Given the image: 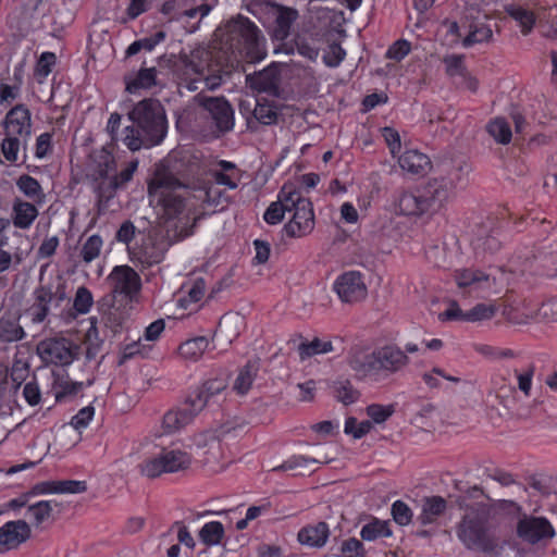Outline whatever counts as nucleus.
<instances>
[{
  "mask_svg": "<svg viewBox=\"0 0 557 557\" xmlns=\"http://www.w3.org/2000/svg\"><path fill=\"white\" fill-rule=\"evenodd\" d=\"M113 141L108 143L100 151L91 154L92 164L88 173L94 191L98 196L99 205L107 203L114 197L115 191L128 183L137 169L138 162L132 161L116 174V164L113 157Z\"/></svg>",
  "mask_w": 557,
  "mask_h": 557,
  "instance_id": "3",
  "label": "nucleus"
},
{
  "mask_svg": "<svg viewBox=\"0 0 557 557\" xmlns=\"http://www.w3.org/2000/svg\"><path fill=\"white\" fill-rule=\"evenodd\" d=\"M226 42L234 51L251 63L267 55L265 38L258 26L248 17L237 15L225 25Z\"/></svg>",
  "mask_w": 557,
  "mask_h": 557,
  "instance_id": "5",
  "label": "nucleus"
},
{
  "mask_svg": "<svg viewBox=\"0 0 557 557\" xmlns=\"http://www.w3.org/2000/svg\"><path fill=\"white\" fill-rule=\"evenodd\" d=\"M459 288H470L473 292H496V280L479 269H459L454 274Z\"/></svg>",
  "mask_w": 557,
  "mask_h": 557,
  "instance_id": "20",
  "label": "nucleus"
},
{
  "mask_svg": "<svg viewBox=\"0 0 557 557\" xmlns=\"http://www.w3.org/2000/svg\"><path fill=\"white\" fill-rule=\"evenodd\" d=\"M94 414H95V409L92 406L84 407L72 418L71 425L75 430L81 431L88 425V423L91 421Z\"/></svg>",
  "mask_w": 557,
  "mask_h": 557,
  "instance_id": "60",
  "label": "nucleus"
},
{
  "mask_svg": "<svg viewBox=\"0 0 557 557\" xmlns=\"http://www.w3.org/2000/svg\"><path fill=\"white\" fill-rule=\"evenodd\" d=\"M244 326V318L238 314H225L221 318L218 332L228 342L235 339Z\"/></svg>",
  "mask_w": 557,
  "mask_h": 557,
  "instance_id": "37",
  "label": "nucleus"
},
{
  "mask_svg": "<svg viewBox=\"0 0 557 557\" xmlns=\"http://www.w3.org/2000/svg\"><path fill=\"white\" fill-rule=\"evenodd\" d=\"M410 363L408 355L396 344L380 346L369 354L354 351L349 367L359 379H377L401 372Z\"/></svg>",
  "mask_w": 557,
  "mask_h": 557,
  "instance_id": "4",
  "label": "nucleus"
},
{
  "mask_svg": "<svg viewBox=\"0 0 557 557\" xmlns=\"http://www.w3.org/2000/svg\"><path fill=\"white\" fill-rule=\"evenodd\" d=\"M334 292L341 301L357 304L367 298L368 287L363 274L358 271H347L341 274L334 282Z\"/></svg>",
  "mask_w": 557,
  "mask_h": 557,
  "instance_id": "16",
  "label": "nucleus"
},
{
  "mask_svg": "<svg viewBox=\"0 0 557 557\" xmlns=\"http://www.w3.org/2000/svg\"><path fill=\"white\" fill-rule=\"evenodd\" d=\"M474 250H482L486 252H495L500 248V242L492 235H488L484 238L478 237L472 242Z\"/></svg>",
  "mask_w": 557,
  "mask_h": 557,
  "instance_id": "62",
  "label": "nucleus"
},
{
  "mask_svg": "<svg viewBox=\"0 0 557 557\" xmlns=\"http://www.w3.org/2000/svg\"><path fill=\"white\" fill-rule=\"evenodd\" d=\"M53 510V502L52 500H40L33 505H29L27 508V513L29 519L35 525H39L46 520H48Z\"/></svg>",
  "mask_w": 557,
  "mask_h": 557,
  "instance_id": "46",
  "label": "nucleus"
},
{
  "mask_svg": "<svg viewBox=\"0 0 557 557\" xmlns=\"http://www.w3.org/2000/svg\"><path fill=\"white\" fill-rule=\"evenodd\" d=\"M103 246V240L99 235L89 236L86 242L83 244L81 255L86 263H90L96 258L99 257L101 249Z\"/></svg>",
  "mask_w": 557,
  "mask_h": 557,
  "instance_id": "50",
  "label": "nucleus"
},
{
  "mask_svg": "<svg viewBox=\"0 0 557 557\" xmlns=\"http://www.w3.org/2000/svg\"><path fill=\"white\" fill-rule=\"evenodd\" d=\"M294 190V184L286 183L281 188L277 200L273 201L263 214V219L268 224L275 225L282 222L285 212L289 211L287 208V203L285 199H289L292 197V193Z\"/></svg>",
  "mask_w": 557,
  "mask_h": 557,
  "instance_id": "27",
  "label": "nucleus"
},
{
  "mask_svg": "<svg viewBox=\"0 0 557 557\" xmlns=\"http://www.w3.org/2000/svg\"><path fill=\"white\" fill-rule=\"evenodd\" d=\"M493 39V30L488 24L473 22L469 25V34L463 38L462 45L471 47L475 44L490 42Z\"/></svg>",
  "mask_w": 557,
  "mask_h": 557,
  "instance_id": "38",
  "label": "nucleus"
},
{
  "mask_svg": "<svg viewBox=\"0 0 557 557\" xmlns=\"http://www.w3.org/2000/svg\"><path fill=\"white\" fill-rule=\"evenodd\" d=\"M180 59L185 69V74L191 72L199 76L206 75V73L211 72V67L214 65L212 54L206 48H197L190 54L181 55Z\"/></svg>",
  "mask_w": 557,
  "mask_h": 557,
  "instance_id": "26",
  "label": "nucleus"
},
{
  "mask_svg": "<svg viewBox=\"0 0 557 557\" xmlns=\"http://www.w3.org/2000/svg\"><path fill=\"white\" fill-rule=\"evenodd\" d=\"M87 490L85 481H55V494H79Z\"/></svg>",
  "mask_w": 557,
  "mask_h": 557,
  "instance_id": "59",
  "label": "nucleus"
},
{
  "mask_svg": "<svg viewBox=\"0 0 557 557\" xmlns=\"http://www.w3.org/2000/svg\"><path fill=\"white\" fill-rule=\"evenodd\" d=\"M16 186L20 191L33 202L37 205H42L45 202L46 196L40 184L30 175H21L16 181Z\"/></svg>",
  "mask_w": 557,
  "mask_h": 557,
  "instance_id": "36",
  "label": "nucleus"
},
{
  "mask_svg": "<svg viewBox=\"0 0 557 557\" xmlns=\"http://www.w3.org/2000/svg\"><path fill=\"white\" fill-rule=\"evenodd\" d=\"M530 320L537 322H553L557 320V301H547L543 304L535 312L525 315V319H515L511 321L515 323H528Z\"/></svg>",
  "mask_w": 557,
  "mask_h": 557,
  "instance_id": "41",
  "label": "nucleus"
},
{
  "mask_svg": "<svg viewBox=\"0 0 557 557\" xmlns=\"http://www.w3.org/2000/svg\"><path fill=\"white\" fill-rule=\"evenodd\" d=\"M215 193L212 187L198 188L191 193L162 164L157 165L148 183L149 202L154 207L163 227L174 234V239H184L194 233L200 219L198 202H210Z\"/></svg>",
  "mask_w": 557,
  "mask_h": 557,
  "instance_id": "2",
  "label": "nucleus"
},
{
  "mask_svg": "<svg viewBox=\"0 0 557 557\" xmlns=\"http://www.w3.org/2000/svg\"><path fill=\"white\" fill-rule=\"evenodd\" d=\"M246 85L253 91L265 92L270 96L280 94V73L276 66H268L262 71L248 74Z\"/></svg>",
  "mask_w": 557,
  "mask_h": 557,
  "instance_id": "23",
  "label": "nucleus"
},
{
  "mask_svg": "<svg viewBox=\"0 0 557 557\" xmlns=\"http://www.w3.org/2000/svg\"><path fill=\"white\" fill-rule=\"evenodd\" d=\"M86 358L88 360L94 359L100 349V343L98 342V332L95 326H91L86 334Z\"/></svg>",
  "mask_w": 557,
  "mask_h": 557,
  "instance_id": "63",
  "label": "nucleus"
},
{
  "mask_svg": "<svg viewBox=\"0 0 557 557\" xmlns=\"http://www.w3.org/2000/svg\"><path fill=\"white\" fill-rule=\"evenodd\" d=\"M203 410L201 400L193 401L189 396L178 407L170 409L162 419V428L165 433H175L190 424Z\"/></svg>",
  "mask_w": 557,
  "mask_h": 557,
  "instance_id": "17",
  "label": "nucleus"
},
{
  "mask_svg": "<svg viewBox=\"0 0 557 557\" xmlns=\"http://www.w3.org/2000/svg\"><path fill=\"white\" fill-rule=\"evenodd\" d=\"M486 132L494 139H511L512 136L509 123L500 116L487 123Z\"/></svg>",
  "mask_w": 557,
  "mask_h": 557,
  "instance_id": "51",
  "label": "nucleus"
},
{
  "mask_svg": "<svg viewBox=\"0 0 557 557\" xmlns=\"http://www.w3.org/2000/svg\"><path fill=\"white\" fill-rule=\"evenodd\" d=\"M42 0H18V8L11 16L22 34H27L35 28H45L50 34L57 35L71 22L70 14L62 15L59 20L53 16H45L38 21L37 15L41 12Z\"/></svg>",
  "mask_w": 557,
  "mask_h": 557,
  "instance_id": "7",
  "label": "nucleus"
},
{
  "mask_svg": "<svg viewBox=\"0 0 557 557\" xmlns=\"http://www.w3.org/2000/svg\"><path fill=\"white\" fill-rule=\"evenodd\" d=\"M373 424L369 420L358 422L355 417H348L345 421L344 432L351 435L355 440H359L370 433Z\"/></svg>",
  "mask_w": 557,
  "mask_h": 557,
  "instance_id": "52",
  "label": "nucleus"
},
{
  "mask_svg": "<svg viewBox=\"0 0 557 557\" xmlns=\"http://www.w3.org/2000/svg\"><path fill=\"white\" fill-rule=\"evenodd\" d=\"M392 516L394 521L399 525H408L412 520L411 509L401 500H396L392 505Z\"/></svg>",
  "mask_w": 557,
  "mask_h": 557,
  "instance_id": "57",
  "label": "nucleus"
},
{
  "mask_svg": "<svg viewBox=\"0 0 557 557\" xmlns=\"http://www.w3.org/2000/svg\"><path fill=\"white\" fill-rule=\"evenodd\" d=\"M258 370H259V367L256 362H248L245 367H243L240 370H239V373L234 382V386L233 388L238 393V394H246L257 374H258Z\"/></svg>",
  "mask_w": 557,
  "mask_h": 557,
  "instance_id": "42",
  "label": "nucleus"
},
{
  "mask_svg": "<svg viewBox=\"0 0 557 557\" xmlns=\"http://www.w3.org/2000/svg\"><path fill=\"white\" fill-rule=\"evenodd\" d=\"M92 302L90 290L84 286L78 287L73 302L74 309L78 313L85 314L90 310Z\"/></svg>",
  "mask_w": 557,
  "mask_h": 557,
  "instance_id": "55",
  "label": "nucleus"
},
{
  "mask_svg": "<svg viewBox=\"0 0 557 557\" xmlns=\"http://www.w3.org/2000/svg\"><path fill=\"white\" fill-rule=\"evenodd\" d=\"M487 511L484 507L468 508L457 528V536L470 549H479L498 557L506 545L491 537L487 528Z\"/></svg>",
  "mask_w": 557,
  "mask_h": 557,
  "instance_id": "6",
  "label": "nucleus"
},
{
  "mask_svg": "<svg viewBox=\"0 0 557 557\" xmlns=\"http://www.w3.org/2000/svg\"><path fill=\"white\" fill-rule=\"evenodd\" d=\"M333 351V344L331 341H321L314 338L308 343H301L298 346V354L301 360H306L315 355L327 354Z\"/></svg>",
  "mask_w": 557,
  "mask_h": 557,
  "instance_id": "44",
  "label": "nucleus"
},
{
  "mask_svg": "<svg viewBox=\"0 0 557 557\" xmlns=\"http://www.w3.org/2000/svg\"><path fill=\"white\" fill-rule=\"evenodd\" d=\"M191 463V456L178 448H163L160 453L144 459L138 468L141 475L156 479L163 473L186 470Z\"/></svg>",
  "mask_w": 557,
  "mask_h": 557,
  "instance_id": "10",
  "label": "nucleus"
},
{
  "mask_svg": "<svg viewBox=\"0 0 557 557\" xmlns=\"http://www.w3.org/2000/svg\"><path fill=\"white\" fill-rule=\"evenodd\" d=\"M78 346L66 338H48L37 346L40 358L47 363L70 364L78 356Z\"/></svg>",
  "mask_w": 557,
  "mask_h": 557,
  "instance_id": "15",
  "label": "nucleus"
},
{
  "mask_svg": "<svg viewBox=\"0 0 557 557\" xmlns=\"http://www.w3.org/2000/svg\"><path fill=\"white\" fill-rule=\"evenodd\" d=\"M30 527L25 520L4 523L0 528V553L18 547L30 537Z\"/></svg>",
  "mask_w": 557,
  "mask_h": 557,
  "instance_id": "21",
  "label": "nucleus"
},
{
  "mask_svg": "<svg viewBox=\"0 0 557 557\" xmlns=\"http://www.w3.org/2000/svg\"><path fill=\"white\" fill-rule=\"evenodd\" d=\"M360 536L363 541L372 542L382 537L392 536V530L387 521L373 519L362 527Z\"/></svg>",
  "mask_w": 557,
  "mask_h": 557,
  "instance_id": "39",
  "label": "nucleus"
},
{
  "mask_svg": "<svg viewBox=\"0 0 557 557\" xmlns=\"http://www.w3.org/2000/svg\"><path fill=\"white\" fill-rule=\"evenodd\" d=\"M472 168L462 156L442 157L434 173L417 189H399L393 197L394 211L404 216L433 219L446 211L456 189L468 182Z\"/></svg>",
  "mask_w": 557,
  "mask_h": 557,
  "instance_id": "1",
  "label": "nucleus"
},
{
  "mask_svg": "<svg viewBox=\"0 0 557 557\" xmlns=\"http://www.w3.org/2000/svg\"><path fill=\"white\" fill-rule=\"evenodd\" d=\"M507 13L515 18L522 28V34L527 35L531 32L535 16L533 12L518 5H510L507 8Z\"/></svg>",
  "mask_w": 557,
  "mask_h": 557,
  "instance_id": "48",
  "label": "nucleus"
},
{
  "mask_svg": "<svg viewBox=\"0 0 557 557\" xmlns=\"http://www.w3.org/2000/svg\"><path fill=\"white\" fill-rule=\"evenodd\" d=\"M253 116L264 125H270L276 120V111L270 103L257 101L253 109Z\"/></svg>",
  "mask_w": 557,
  "mask_h": 557,
  "instance_id": "56",
  "label": "nucleus"
},
{
  "mask_svg": "<svg viewBox=\"0 0 557 557\" xmlns=\"http://www.w3.org/2000/svg\"><path fill=\"white\" fill-rule=\"evenodd\" d=\"M156 67L140 69L134 78L125 77L126 91L133 94L138 89H148L157 84Z\"/></svg>",
  "mask_w": 557,
  "mask_h": 557,
  "instance_id": "35",
  "label": "nucleus"
},
{
  "mask_svg": "<svg viewBox=\"0 0 557 557\" xmlns=\"http://www.w3.org/2000/svg\"><path fill=\"white\" fill-rule=\"evenodd\" d=\"M194 102L203 108L213 121L215 129L225 134L234 127V110L224 97H209L198 94Z\"/></svg>",
  "mask_w": 557,
  "mask_h": 557,
  "instance_id": "12",
  "label": "nucleus"
},
{
  "mask_svg": "<svg viewBox=\"0 0 557 557\" xmlns=\"http://www.w3.org/2000/svg\"><path fill=\"white\" fill-rule=\"evenodd\" d=\"M447 508L446 500L441 496L426 497L422 502L421 513L418 520L421 524L426 525L435 522Z\"/></svg>",
  "mask_w": 557,
  "mask_h": 557,
  "instance_id": "30",
  "label": "nucleus"
},
{
  "mask_svg": "<svg viewBox=\"0 0 557 557\" xmlns=\"http://www.w3.org/2000/svg\"><path fill=\"white\" fill-rule=\"evenodd\" d=\"M330 460V458L322 456L321 454L319 455V458H309L302 455H297L292 456L278 467L273 468V471H298L299 473H302V471L308 470L310 465L327 463Z\"/></svg>",
  "mask_w": 557,
  "mask_h": 557,
  "instance_id": "34",
  "label": "nucleus"
},
{
  "mask_svg": "<svg viewBox=\"0 0 557 557\" xmlns=\"http://www.w3.org/2000/svg\"><path fill=\"white\" fill-rule=\"evenodd\" d=\"M410 49L411 45L409 41L399 39L389 47L386 52V58L400 61L410 52Z\"/></svg>",
  "mask_w": 557,
  "mask_h": 557,
  "instance_id": "61",
  "label": "nucleus"
},
{
  "mask_svg": "<svg viewBox=\"0 0 557 557\" xmlns=\"http://www.w3.org/2000/svg\"><path fill=\"white\" fill-rule=\"evenodd\" d=\"M54 62H55L54 53L45 52L41 54V57L38 61V64H37L36 73H35V76H36L38 83H40V84L44 83V79L47 78V76L50 74L51 66L54 64Z\"/></svg>",
  "mask_w": 557,
  "mask_h": 557,
  "instance_id": "58",
  "label": "nucleus"
},
{
  "mask_svg": "<svg viewBox=\"0 0 557 557\" xmlns=\"http://www.w3.org/2000/svg\"><path fill=\"white\" fill-rule=\"evenodd\" d=\"M5 129L4 139H18L30 135V113L23 106H16L11 109L3 122Z\"/></svg>",
  "mask_w": 557,
  "mask_h": 557,
  "instance_id": "22",
  "label": "nucleus"
},
{
  "mask_svg": "<svg viewBox=\"0 0 557 557\" xmlns=\"http://www.w3.org/2000/svg\"><path fill=\"white\" fill-rule=\"evenodd\" d=\"M51 309L52 307L42 301L40 297L34 295V302L26 312L29 315L32 323L40 324L47 319Z\"/></svg>",
  "mask_w": 557,
  "mask_h": 557,
  "instance_id": "53",
  "label": "nucleus"
},
{
  "mask_svg": "<svg viewBox=\"0 0 557 557\" xmlns=\"http://www.w3.org/2000/svg\"><path fill=\"white\" fill-rule=\"evenodd\" d=\"M497 312L495 304H478L470 310L466 311L467 322H480L491 320Z\"/></svg>",
  "mask_w": 557,
  "mask_h": 557,
  "instance_id": "49",
  "label": "nucleus"
},
{
  "mask_svg": "<svg viewBox=\"0 0 557 557\" xmlns=\"http://www.w3.org/2000/svg\"><path fill=\"white\" fill-rule=\"evenodd\" d=\"M443 62L446 65V74L458 88L468 89L473 92L478 90V79L467 71L462 55H447L443 59Z\"/></svg>",
  "mask_w": 557,
  "mask_h": 557,
  "instance_id": "24",
  "label": "nucleus"
},
{
  "mask_svg": "<svg viewBox=\"0 0 557 557\" xmlns=\"http://www.w3.org/2000/svg\"><path fill=\"white\" fill-rule=\"evenodd\" d=\"M178 240L174 239V234L170 233V230H163L162 226L154 228L139 246L128 249L131 260L144 268L158 264L163 260L170 246Z\"/></svg>",
  "mask_w": 557,
  "mask_h": 557,
  "instance_id": "9",
  "label": "nucleus"
},
{
  "mask_svg": "<svg viewBox=\"0 0 557 557\" xmlns=\"http://www.w3.org/2000/svg\"><path fill=\"white\" fill-rule=\"evenodd\" d=\"M366 411L371 419L372 424H381L392 417L395 408L393 405L372 404L367 407Z\"/></svg>",
  "mask_w": 557,
  "mask_h": 557,
  "instance_id": "54",
  "label": "nucleus"
},
{
  "mask_svg": "<svg viewBox=\"0 0 557 557\" xmlns=\"http://www.w3.org/2000/svg\"><path fill=\"white\" fill-rule=\"evenodd\" d=\"M34 295L40 297L50 307L58 308L63 301L67 300L66 283L62 276L52 277L37 287Z\"/></svg>",
  "mask_w": 557,
  "mask_h": 557,
  "instance_id": "25",
  "label": "nucleus"
},
{
  "mask_svg": "<svg viewBox=\"0 0 557 557\" xmlns=\"http://www.w3.org/2000/svg\"><path fill=\"white\" fill-rule=\"evenodd\" d=\"M128 122L136 124L149 139H163L168 124L165 110L157 99H144L128 112Z\"/></svg>",
  "mask_w": 557,
  "mask_h": 557,
  "instance_id": "8",
  "label": "nucleus"
},
{
  "mask_svg": "<svg viewBox=\"0 0 557 557\" xmlns=\"http://www.w3.org/2000/svg\"><path fill=\"white\" fill-rule=\"evenodd\" d=\"M23 70L21 67H14L13 77L9 78V83H5L2 78L0 83V102L13 101L20 92L22 85Z\"/></svg>",
  "mask_w": 557,
  "mask_h": 557,
  "instance_id": "40",
  "label": "nucleus"
},
{
  "mask_svg": "<svg viewBox=\"0 0 557 557\" xmlns=\"http://www.w3.org/2000/svg\"><path fill=\"white\" fill-rule=\"evenodd\" d=\"M121 124L122 115L117 112L112 113L107 125V132L111 139H139V132L134 127L133 123L129 122V124L120 129Z\"/></svg>",
  "mask_w": 557,
  "mask_h": 557,
  "instance_id": "32",
  "label": "nucleus"
},
{
  "mask_svg": "<svg viewBox=\"0 0 557 557\" xmlns=\"http://www.w3.org/2000/svg\"><path fill=\"white\" fill-rule=\"evenodd\" d=\"M359 395V392L347 380L334 383V397L345 406L356 403Z\"/></svg>",
  "mask_w": 557,
  "mask_h": 557,
  "instance_id": "47",
  "label": "nucleus"
},
{
  "mask_svg": "<svg viewBox=\"0 0 557 557\" xmlns=\"http://www.w3.org/2000/svg\"><path fill=\"white\" fill-rule=\"evenodd\" d=\"M37 203L15 199L12 208L14 226L26 230L38 216Z\"/></svg>",
  "mask_w": 557,
  "mask_h": 557,
  "instance_id": "29",
  "label": "nucleus"
},
{
  "mask_svg": "<svg viewBox=\"0 0 557 557\" xmlns=\"http://www.w3.org/2000/svg\"><path fill=\"white\" fill-rule=\"evenodd\" d=\"M25 337V332L17 321L1 318L0 319V342L13 343L18 342Z\"/></svg>",
  "mask_w": 557,
  "mask_h": 557,
  "instance_id": "43",
  "label": "nucleus"
},
{
  "mask_svg": "<svg viewBox=\"0 0 557 557\" xmlns=\"http://www.w3.org/2000/svg\"><path fill=\"white\" fill-rule=\"evenodd\" d=\"M224 536V527L219 521L206 523L199 531L200 540L209 546L218 545Z\"/></svg>",
  "mask_w": 557,
  "mask_h": 557,
  "instance_id": "45",
  "label": "nucleus"
},
{
  "mask_svg": "<svg viewBox=\"0 0 557 557\" xmlns=\"http://www.w3.org/2000/svg\"><path fill=\"white\" fill-rule=\"evenodd\" d=\"M209 347L210 339L207 336H197L182 343L178 347V354L183 359L195 362L202 357Z\"/></svg>",
  "mask_w": 557,
  "mask_h": 557,
  "instance_id": "31",
  "label": "nucleus"
},
{
  "mask_svg": "<svg viewBox=\"0 0 557 557\" xmlns=\"http://www.w3.org/2000/svg\"><path fill=\"white\" fill-rule=\"evenodd\" d=\"M107 281L114 297L122 296L133 301L141 290L140 275L126 264L114 267Z\"/></svg>",
  "mask_w": 557,
  "mask_h": 557,
  "instance_id": "13",
  "label": "nucleus"
},
{
  "mask_svg": "<svg viewBox=\"0 0 557 557\" xmlns=\"http://www.w3.org/2000/svg\"><path fill=\"white\" fill-rule=\"evenodd\" d=\"M290 220L285 224L284 230L287 235L293 237H302L310 234L314 228V213L311 201L304 197L301 191L294 185V190L289 199H285Z\"/></svg>",
  "mask_w": 557,
  "mask_h": 557,
  "instance_id": "11",
  "label": "nucleus"
},
{
  "mask_svg": "<svg viewBox=\"0 0 557 557\" xmlns=\"http://www.w3.org/2000/svg\"><path fill=\"white\" fill-rule=\"evenodd\" d=\"M391 153L397 158L400 169L411 175L423 176L432 170L430 157L418 149L403 150L401 141H387Z\"/></svg>",
  "mask_w": 557,
  "mask_h": 557,
  "instance_id": "14",
  "label": "nucleus"
},
{
  "mask_svg": "<svg viewBox=\"0 0 557 557\" xmlns=\"http://www.w3.org/2000/svg\"><path fill=\"white\" fill-rule=\"evenodd\" d=\"M264 8L274 18L273 37L276 40H285L290 35L293 24L299 17L298 11L273 1H265Z\"/></svg>",
  "mask_w": 557,
  "mask_h": 557,
  "instance_id": "19",
  "label": "nucleus"
},
{
  "mask_svg": "<svg viewBox=\"0 0 557 557\" xmlns=\"http://www.w3.org/2000/svg\"><path fill=\"white\" fill-rule=\"evenodd\" d=\"M330 535L329 525L325 522H318L314 525L302 528L298 533V541L310 547H322Z\"/></svg>",
  "mask_w": 557,
  "mask_h": 557,
  "instance_id": "28",
  "label": "nucleus"
},
{
  "mask_svg": "<svg viewBox=\"0 0 557 557\" xmlns=\"http://www.w3.org/2000/svg\"><path fill=\"white\" fill-rule=\"evenodd\" d=\"M517 533L523 541L536 544L554 537L555 531L549 521L543 517L524 516L519 520Z\"/></svg>",
  "mask_w": 557,
  "mask_h": 557,
  "instance_id": "18",
  "label": "nucleus"
},
{
  "mask_svg": "<svg viewBox=\"0 0 557 557\" xmlns=\"http://www.w3.org/2000/svg\"><path fill=\"white\" fill-rule=\"evenodd\" d=\"M227 386L226 380L223 377H216L205 382L194 394L189 395L193 401L201 400L203 408L207 404Z\"/></svg>",
  "mask_w": 557,
  "mask_h": 557,
  "instance_id": "33",
  "label": "nucleus"
},
{
  "mask_svg": "<svg viewBox=\"0 0 557 557\" xmlns=\"http://www.w3.org/2000/svg\"><path fill=\"white\" fill-rule=\"evenodd\" d=\"M342 553L344 557H360L364 553L363 545L355 537L348 539L342 544Z\"/></svg>",
  "mask_w": 557,
  "mask_h": 557,
  "instance_id": "64",
  "label": "nucleus"
}]
</instances>
